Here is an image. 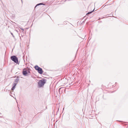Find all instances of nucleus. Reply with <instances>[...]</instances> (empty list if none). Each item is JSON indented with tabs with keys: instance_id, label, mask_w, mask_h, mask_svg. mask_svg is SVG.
I'll use <instances>...</instances> for the list:
<instances>
[{
	"instance_id": "nucleus-1",
	"label": "nucleus",
	"mask_w": 128,
	"mask_h": 128,
	"mask_svg": "<svg viewBox=\"0 0 128 128\" xmlns=\"http://www.w3.org/2000/svg\"><path fill=\"white\" fill-rule=\"evenodd\" d=\"M11 59L15 62L17 63L18 62V58L15 56H12L10 57Z\"/></svg>"
},
{
	"instance_id": "nucleus-2",
	"label": "nucleus",
	"mask_w": 128,
	"mask_h": 128,
	"mask_svg": "<svg viewBox=\"0 0 128 128\" xmlns=\"http://www.w3.org/2000/svg\"><path fill=\"white\" fill-rule=\"evenodd\" d=\"M45 82L44 80H42L39 81L38 82V85L40 87H41L43 86L44 84H45Z\"/></svg>"
},
{
	"instance_id": "nucleus-3",
	"label": "nucleus",
	"mask_w": 128,
	"mask_h": 128,
	"mask_svg": "<svg viewBox=\"0 0 128 128\" xmlns=\"http://www.w3.org/2000/svg\"><path fill=\"white\" fill-rule=\"evenodd\" d=\"M23 70V71H22V73L25 76H27V74H28V73H30V71L28 70Z\"/></svg>"
},
{
	"instance_id": "nucleus-4",
	"label": "nucleus",
	"mask_w": 128,
	"mask_h": 128,
	"mask_svg": "<svg viewBox=\"0 0 128 128\" xmlns=\"http://www.w3.org/2000/svg\"><path fill=\"white\" fill-rule=\"evenodd\" d=\"M38 72L40 74H42L43 72V71L42 70V69L41 68H40L38 70Z\"/></svg>"
},
{
	"instance_id": "nucleus-5",
	"label": "nucleus",
	"mask_w": 128,
	"mask_h": 128,
	"mask_svg": "<svg viewBox=\"0 0 128 128\" xmlns=\"http://www.w3.org/2000/svg\"><path fill=\"white\" fill-rule=\"evenodd\" d=\"M40 67H39L38 66H35V68L36 70H38L40 68Z\"/></svg>"
},
{
	"instance_id": "nucleus-6",
	"label": "nucleus",
	"mask_w": 128,
	"mask_h": 128,
	"mask_svg": "<svg viewBox=\"0 0 128 128\" xmlns=\"http://www.w3.org/2000/svg\"><path fill=\"white\" fill-rule=\"evenodd\" d=\"M42 4H42V3H40V4H37L36 6H35V8H36V6H37L39 5H42Z\"/></svg>"
},
{
	"instance_id": "nucleus-7",
	"label": "nucleus",
	"mask_w": 128,
	"mask_h": 128,
	"mask_svg": "<svg viewBox=\"0 0 128 128\" xmlns=\"http://www.w3.org/2000/svg\"><path fill=\"white\" fill-rule=\"evenodd\" d=\"M18 78H16L15 80V82H16V83H17L18 82Z\"/></svg>"
},
{
	"instance_id": "nucleus-8",
	"label": "nucleus",
	"mask_w": 128,
	"mask_h": 128,
	"mask_svg": "<svg viewBox=\"0 0 128 128\" xmlns=\"http://www.w3.org/2000/svg\"><path fill=\"white\" fill-rule=\"evenodd\" d=\"M15 88V86H12V90H14V89Z\"/></svg>"
},
{
	"instance_id": "nucleus-9",
	"label": "nucleus",
	"mask_w": 128,
	"mask_h": 128,
	"mask_svg": "<svg viewBox=\"0 0 128 128\" xmlns=\"http://www.w3.org/2000/svg\"><path fill=\"white\" fill-rule=\"evenodd\" d=\"M16 84H17V83H16V82L14 83L13 86H15Z\"/></svg>"
},
{
	"instance_id": "nucleus-10",
	"label": "nucleus",
	"mask_w": 128,
	"mask_h": 128,
	"mask_svg": "<svg viewBox=\"0 0 128 128\" xmlns=\"http://www.w3.org/2000/svg\"><path fill=\"white\" fill-rule=\"evenodd\" d=\"M94 10L90 12H88V14H91V13H92L93 11Z\"/></svg>"
},
{
	"instance_id": "nucleus-11",
	"label": "nucleus",
	"mask_w": 128,
	"mask_h": 128,
	"mask_svg": "<svg viewBox=\"0 0 128 128\" xmlns=\"http://www.w3.org/2000/svg\"><path fill=\"white\" fill-rule=\"evenodd\" d=\"M20 29H21L22 30V32H23L24 31V29H22V28H20Z\"/></svg>"
},
{
	"instance_id": "nucleus-12",
	"label": "nucleus",
	"mask_w": 128,
	"mask_h": 128,
	"mask_svg": "<svg viewBox=\"0 0 128 128\" xmlns=\"http://www.w3.org/2000/svg\"><path fill=\"white\" fill-rule=\"evenodd\" d=\"M11 34H12V36H13V34H12V33H11Z\"/></svg>"
}]
</instances>
